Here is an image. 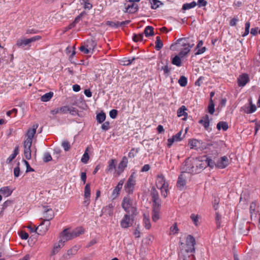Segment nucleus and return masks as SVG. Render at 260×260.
<instances>
[{"label": "nucleus", "instance_id": "obj_1", "mask_svg": "<svg viewBox=\"0 0 260 260\" xmlns=\"http://www.w3.org/2000/svg\"><path fill=\"white\" fill-rule=\"evenodd\" d=\"M194 41L189 38H180L176 41L175 44L172 45L171 48H177L180 50L179 56L181 57L185 56L190 51V49L194 46Z\"/></svg>", "mask_w": 260, "mask_h": 260}, {"label": "nucleus", "instance_id": "obj_2", "mask_svg": "<svg viewBox=\"0 0 260 260\" xmlns=\"http://www.w3.org/2000/svg\"><path fill=\"white\" fill-rule=\"evenodd\" d=\"M38 127L37 124H34L31 128L28 129L26 137V138L23 142L24 155L26 159H30L31 157L30 147L32 145V138L36 133Z\"/></svg>", "mask_w": 260, "mask_h": 260}, {"label": "nucleus", "instance_id": "obj_3", "mask_svg": "<svg viewBox=\"0 0 260 260\" xmlns=\"http://www.w3.org/2000/svg\"><path fill=\"white\" fill-rule=\"evenodd\" d=\"M196 240L191 235L187 236L185 239V243L184 247L181 249L180 254L183 256V260H188V253H192L195 251Z\"/></svg>", "mask_w": 260, "mask_h": 260}, {"label": "nucleus", "instance_id": "obj_4", "mask_svg": "<svg viewBox=\"0 0 260 260\" xmlns=\"http://www.w3.org/2000/svg\"><path fill=\"white\" fill-rule=\"evenodd\" d=\"M121 206L127 213L131 214L132 215L137 214L136 203L129 196L124 197Z\"/></svg>", "mask_w": 260, "mask_h": 260}, {"label": "nucleus", "instance_id": "obj_5", "mask_svg": "<svg viewBox=\"0 0 260 260\" xmlns=\"http://www.w3.org/2000/svg\"><path fill=\"white\" fill-rule=\"evenodd\" d=\"M155 183L157 188L160 191L161 196L166 198L169 192V183L164 176L162 174L158 175L156 179Z\"/></svg>", "mask_w": 260, "mask_h": 260}, {"label": "nucleus", "instance_id": "obj_6", "mask_svg": "<svg viewBox=\"0 0 260 260\" xmlns=\"http://www.w3.org/2000/svg\"><path fill=\"white\" fill-rule=\"evenodd\" d=\"M198 165H202L200 161L196 159H186L182 167V172L190 175L191 173H197L198 171L197 169H195L194 166L198 167Z\"/></svg>", "mask_w": 260, "mask_h": 260}, {"label": "nucleus", "instance_id": "obj_7", "mask_svg": "<svg viewBox=\"0 0 260 260\" xmlns=\"http://www.w3.org/2000/svg\"><path fill=\"white\" fill-rule=\"evenodd\" d=\"M134 216L131 214H125L120 221V226L122 228L127 229L133 225Z\"/></svg>", "mask_w": 260, "mask_h": 260}, {"label": "nucleus", "instance_id": "obj_8", "mask_svg": "<svg viewBox=\"0 0 260 260\" xmlns=\"http://www.w3.org/2000/svg\"><path fill=\"white\" fill-rule=\"evenodd\" d=\"M59 238L64 243L75 238L73 232L69 229H64L60 234Z\"/></svg>", "mask_w": 260, "mask_h": 260}, {"label": "nucleus", "instance_id": "obj_9", "mask_svg": "<svg viewBox=\"0 0 260 260\" xmlns=\"http://www.w3.org/2000/svg\"><path fill=\"white\" fill-rule=\"evenodd\" d=\"M190 175L184 172H182L178 177L177 186L180 189H183L185 186L187 179L190 177Z\"/></svg>", "mask_w": 260, "mask_h": 260}, {"label": "nucleus", "instance_id": "obj_10", "mask_svg": "<svg viewBox=\"0 0 260 260\" xmlns=\"http://www.w3.org/2000/svg\"><path fill=\"white\" fill-rule=\"evenodd\" d=\"M50 225L49 222L43 221L37 227H35V233L38 234L39 235H44L48 230V228Z\"/></svg>", "mask_w": 260, "mask_h": 260}, {"label": "nucleus", "instance_id": "obj_11", "mask_svg": "<svg viewBox=\"0 0 260 260\" xmlns=\"http://www.w3.org/2000/svg\"><path fill=\"white\" fill-rule=\"evenodd\" d=\"M135 178L134 174H132L125 185V189L128 193H132L133 192L136 183Z\"/></svg>", "mask_w": 260, "mask_h": 260}, {"label": "nucleus", "instance_id": "obj_12", "mask_svg": "<svg viewBox=\"0 0 260 260\" xmlns=\"http://www.w3.org/2000/svg\"><path fill=\"white\" fill-rule=\"evenodd\" d=\"M127 164L128 159L127 157L126 156H123L121 161L119 164L117 169L115 170V175L119 176L127 167Z\"/></svg>", "mask_w": 260, "mask_h": 260}, {"label": "nucleus", "instance_id": "obj_13", "mask_svg": "<svg viewBox=\"0 0 260 260\" xmlns=\"http://www.w3.org/2000/svg\"><path fill=\"white\" fill-rule=\"evenodd\" d=\"M150 194L153 201V205L161 204V201L159 198L158 191L154 187L151 188Z\"/></svg>", "mask_w": 260, "mask_h": 260}, {"label": "nucleus", "instance_id": "obj_14", "mask_svg": "<svg viewBox=\"0 0 260 260\" xmlns=\"http://www.w3.org/2000/svg\"><path fill=\"white\" fill-rule=\"evenodd\" d=\"M161 205H153L152 219L153 221H157L160 218Z\"/></svg>", "mask_w": 260, "mask_h": 260}, {"label": "nucleus", "instance_id": "obj_15", "mask_svg": "<svg viewBox=\"0 0 260 260\" xmlns=\"http://www.w3.org/2000/svg\"><path fill=\"white\" fill-rule=\"evenodd\" d=\"M229 164V160L227 156H222L216 163V166L219 169H223Z\"/></svg>", "mask_w": 260, "mask_h": 260}, {"label": "nucleus", "instance_id": "obj_16", "mask_svg": "<svg viewBox=\"0 0 260 260\" xmlns=\"http://www.w3.org/2000/svg\"><path fill=\"white\" fill-rule=\"evenodd\" d=\"M108 166L106 170L107 173H111L114 171V174H115V170L117 169L116 168V161L114 159H111L108 161Z\"/></svg>", "mask_w": 260, "mask_h": 260}, {"label": "nucleus", "instance_id": "obj_17", "mask_svg": "<svg viewBox=\"0 0 260 260\" xmlns=\"http://www.w3.org/2000/svg\"><path fill=\"white\" fill-rule=\"evenodd\" d=\"M69 110V106H64L51 110V113L53 115L57 114H66L68 113Z\"/></svg>", "mask_w": 260, "mask_h": 260}, {"label": "nucleus", "instance_id": "obj_18", "mask_svg": "<svg viewBox=\"0 0 260 260\" xmlns=\"http://www.w3.org/2000/svg\"><path fill=\"white\" fill-rule=\"evenodd\" d=\"M249 106L245 105L243 107V110L244 112L247 114L252 113L255 112L256 110V107L255 105L253 104L251 100H249Z\"/></svg>", "mask_w": 260, "mask_h": 260}, {"label": "nucleus", "instance_id": "obj_19", "mask_svg": "<svg viewBox=\"0 0 260 260\" xmlns=\"http://www.w3.org/2000/svg\"><path fill=\"white\" fill-rule=\"evenodd\" d=\"M53 217V210L49 209H45L43 213V217L45 219L44 221L46 222H49V220L51 219Z\"/></svg>", "mask_w": 260, "mask_h": 260}, {"label": "nucleus", "instance_id": "obj_20", "mask_svg": "<svg viewBox=\"0 0 260 260\" xmlns=\"http://www.w3.org/2000/svg\"><path fill=\"white\" fill-rule=\"evenodd\" d=\"M64 242H63L60 239L58 243L54 244L53 248L51 252L52 255L56 254L59 250L64 246Z\"/></svg>", "mask_w": 260, "mask_h": 260}, {"label": "nucleus", "instance_id": "obj_21", "mask_svg": "<svg viewBox=\"0 0 260 260\" xmlns=\"http://www.w3.org/2000/svg\"><path fill=\"white\" fill-rule=\"evenodd\" d=\"M114 206L115 205L113 203L109 204L108 205L103 208L102 211L103 213L107 214L109 216H112L113 209Z\"/></svg>", "mask_w": 260, "mask_h": 260}, {"label": "nucleus", "instance_id": "obj_22", "mask_svg": "<svg viewBox=\"0 0 260 260\" xmlns=\"http://www.w3.org/2000/svg\"><path fill=\"white\" fill-rule=\"evenodd\" d=\"M248 81V77L246 74H243L238 78V84L239 86H244Z\"/></svg>", "mask_w": 260, "mask_h": 260}, {"label": "nucleus", "instance_id": "obj_23", "mask_svg": "<svg viewBox=\"0 0 260 260\" xmlns=\"http://www.w3.org/2000/svg\"><path fill=\"white\" fill-rule=\"evenodd\" d=\"M13 192V190L9 186L2 187L0 189V193L5 197L10 196Z\"/></svg>", "mask_w": 260, "mask_h": 260}, {"label": "nucleus", "instance_id": "obj_24", "mask_svg": "<svg viewBox=\"0 0 260 260\" xmlns=\"http://www.w3.org/2000/svg\"><path fill=\"white\" fill-rule=\"evenodd\" d=\"M83 44L92 52L96 46V42L93 40H88L86 42H84Z\"/></svg>", "mask_w": 260, "mask_h": 260}, {"label": "nucleus", "instance_id": "obj_25", "mask_svg": "<svg viewBox=\"0 0 260 260\" xmlns=\"http://www.w3.org/2000/svg\"><path fill=\"white\" fill-rule=\"evenodd\" d=\"M16 45L18 47H24L26 46H30L27 42V39L21 38L17 40Z\"/></svg>", "mask_w": 260, "mask_h": 260}, {"label": "nucleus", "instance_id": "obj_26", "mask_svg": "<svg viewBox=\"0 0 260 260\" xmlns=\"http://www.w3.org/2000/svg\"><path fill=\"white\" fill-rule=\"evenodd\" d=\"M199 123L202 124V125L206 129L209 126V118L208 115H206L203 119H201L199 121Z\"/></svg>", "mask_w": 260, "mask_h": 260}, {"label": "nucleus", "instance_id": "obj_27", "mask_svg": "<svg viewBox=\"0 0 260 260\" xmlns=\"http://www.w3.org/2000/svg\"><path fill=\"white\" fill-rule=\"evenodd\" d=\"M143 223L146 229H150L151 228V223L149 219V216L148 214L144 213L143 214Z\"/></svg>", "mask_w": 260, "mask_h": 260}, {"label": "nucleus", "instance_id": "obj_28", "mask_svg": "<svg viewBox=\"0 0 260 260\" xmlns=\"http://www.w3.org/2000/svg\"><path fill=\"white\" fill-rule=\"evenodd\" d=\"M146 37L153 36V27L150 26H147L145 27L144 32Z\"/></svg>", "mask_w": 260, "mask_h": 260}, {"label": "nucleus", "instance_id": "obj_29", "mask_svg": "<svg viewBox=\"0 0 260 260\" xmlns=\"http://www.w3.org/2000/svg\"><path fill=\"white\" fill-rule=\"evenodd\" d=\"M19 153L18 147H16L15 148L13 153L10 155V156L7 159V162L10 163L11 161L14 159L17 155Z\"/></svg>", "mask_w": 260, "mask_h": 260}, {"label": "nucleus", "instance_id": "obj_30", "mask_svg": "<svg viewBox=\"0 0 260 260\" xmlns=\"http://www.w3.org/2000/svg\"><path fill=\"white\" fill-rule=\"evenodd\" d=\"M186 110L187 109L185 106H182L177 111V116L179 117L187 116V114L185 112Z\"/></svg>", "mask_w": 260, "mask_h": 260}, {"label": "nucleus", "instance_id": "obj_31", "mask_svg": "<svg viewBox=\"0 0 260 260\" xmlns=\"http://www.w3.org/2000/svg\"><path fill=\"white\" fill-rule=\"evenodd\" d=\"M217 128L218 130L222 129L224 131H225L228 128V124L227 122L224 121H220L217 124Z\"/></svg>", "mask_w": 260, "mask_h": 260}, {"label": "nucleus", "instance_id": "obj_32", "mask_svg": "<svg viewBox=\"0 0 260 260\" xmlns=\"http://www.w3.org/2000/svg\"><path fill=\"white\" fill-rule=\"evenodd\" d=\"M53 95V93L52 92L46 93L41 96V100L43 102H48L52 98Z\"/></svg>", "mask_w": 260, "mask_h": 260}, {"label": "nucleus", "instance_id": "obj_33", "mask_svg": "<svg viewBox=\"0 0 260 260\" xmlns=\"http://www.w3.org/2000/svg\"><path fill=\"white\" fill-rule=\"evenodd\" d=\"M197 5V3L194 1L190 3H185L182 6V10H186L194 8Z\"/></svg>", "mask_w": 260, "mask_h": 260}, {"label": "nucleus", "instance_id": "obj_34", "mask_svg": "<svg viewBox=\"0 0 260 260\" xmlns=\"http://www.w3.org/2000/svg\"><path fill=\"white\" fill-rule=\"evenodd\" d=\"M189 144L190 145L191 148L197 149L199 147L200 141L196 139H193L190 140Z\"/></svg>", "mask_w": 260, "mask_h": 260}, {"label": "nucleus", "instance_id": "obj_35", "mask_svg": "<svg viewBox=\"0 0 260 260\" xmlns=\"http://www.w3.org/2000/svg\"><path fill=\"white\" fill-rule=\"evenodd\" d=\"M163 46V43L160 37L157 36L156 38L155 48L156 50H159Z\"/></svg>", "mask_w": 260, "mask_h": 260}, {"label": "nucleus", "instance_id": "obj_36", "mask_svg": "<svg viewBox=\"0 0 260 260\" xmlns=\"http://www.w3.org/2000/svg\"><path fill=\"white\" fill-rule=\"evenodd\" d=\"M75 238L79 236L84 233V230L82 227H78L73 230H72Z\"/></svg>", "mask_w": 260, "mask_h": 260}, {"label": "nucleus", "instance_id": "obj_37", "mask_svg": "<svg viewBox=\"0 0 260 260\" xmlns=\"http://www.w3.org/2000/svg\"><path fill=\"white\" fill-rule=\"evenodd\" d=\"M150 3L152 9H156L159 7L160 5L162 4L161 2L158 0H150Z\"/></svg>", "mask_w": 260, "mask_h": 260}, {"label": "nucleus", "instance_id": "obj_38", "mask_svg": "<svg viewBox=\"0 0 260 260\" xmlns=\"http://www.w3.org/2000/svg\"><path fill=\"white\" fill-rule=\"evenodd\" d=\"M88 151V147H87V148L86 149V150L84 152V153L83 154V155L81 158V161L85 164L87 163V162L89 160V158Z\"/></svg>", "mask_w": 260, "mask_h": 260}, {"label": "nucleus", "instance_id": "obj_39", "mask_svg": "<svg viewBox=\"0 0 260 260\" xmlns=\"http://www.w3.org/2000/svg\"><path fill=\"white\" fill-rule=\"evenodd\" d=\"M170 235H176L179 232V229L177 226V224L176 223H174L172 226H171L170 229Z\"/></svg>", "mask_w": 260, "mask_h": 260}, {"label": "nucleus", "instance_id": "obj_40", "mask_svg": "<svg viewBox=\"0 0 260 260\" xmlns=\"http://www.w3.org/2000/svg\"><path fill=\"white\" fill-rule=\"evenodd\" d=\"M84 196L85 198H86V199H88L90 198V184L89 183H87L85 187Z\"/></svg>", "mask_w": 260, "mask_h": 260}, {"label": "nucleus", "instance_id": "obj_41", "mask_svg": "<svg viewBox=\"0 0 260 260\" xmlns=\"http://www.w3.org/2000/svg\"><path fill=\"white\" fill-rule=\"evenodd\" d=\"M172 63L177 67H180L181 65V60L180 57L176 55L173 59Z\"/></svg>", "mask_w": 260, "mask_h": 260}, {"label": "nucleus", "instance_id": "obj_42", "mask_svg": "<svg viewBox=\"0 0 260 260\" xmlns=\"http://www.w3.org/2000/svg\"><path fill=\"white\" fill-rule=\"evenodd\" d=\"M106 119V114L103 113H100L96 115V120L99 123H102Z\"/></svg>", "mask_w": 260, "mask_h": 260}, {"label": "nucleus", "instance_id": "obj_43", "mask_svg": "<svg viewBox=\"0 0 260 260\" xmlns=\"http://www.w3.org/2000/svg\"><path fill=\"white\" fill-rule=\"evenodd\" d=\"M107 24L111 27H117L119 26L122 25L123 24L125 23V22H113V21H107Z\"/></svg>", "mask_w": 260, "mask_h": 260}, {"label": "nucleus", "instance_id": "obj_44", "mask_svg": "<svg viewBox=\"0 0 260 260\" xmlns=\"http://www.w3.org/2000/svg\"><path fill=\"white\" fill-rule=\"evenodd\" d=\"M143 39V35L142 34H134L133 36V40L134 42L142 41Z\"/></svg>", "mask_w": 260, "mask_h": 260}, {"label": "nucleus", "instance_id": "obj_45", "mask_svg": "<svg viewBox=\"0 0 260 260\" xmlns=\"http://www.w3.org/2000/svg\"><path fill=\"white\" fill-rule=\"evenodd\" d=\"M208 112L211 114H213L215 111L214 110V104L213 103V101L212 99H210V102H209V105L208 106Z\"/></svg>", "mask_w": 260, "mask_h": 260}, {"label": "nucleus", "instance_id": "obj_46", "mask_svg": "<svg viewBox=\"0 0 260 260\" xmlns=\"http://www.w3.org/2000/svg\"><path fill=\"white\" fill-rule=\"evenodd\" d=\"M80 2L81 4L84 3V7L85 9L90 10L92 8V5L89 2V0H81Z\"/></svg>", "mask_w": 260, "mask_h": 260}, {"label": "nucleus", "instance_id": "obj_47", "mask_svg": "<svg viewBox=\"0 0 260 260\" xmlns=\"http://www.w3.org/2000/svg\"><path fill=\"white\" fill-rule=\"evenodd\" d=\"M178 83L182 87H185L187 83V78L184 76H181L178 80Z\"/></svg>", "mask_w": 260, "mask_h": 260}, {"label": "nucleus", "instance_id": "obj_48", "mask_svg": "<svg viewBox=\"0 0 260 260\" xmlns=\"http://www.w3.org/2000/svg\"><path fill=\"white\" fill-rule=\"evenodd\" d=\"M80 50L81 52H83L84 53L87 54L92 53V52L90 50H89L88 48H87L86 46L84 44L80 47Z\"/></svg>", "mask_w": 260, "mask_h": 260}, {"label": "nucleus", "instance_id": "obj_49", "mask_svg": "<svg viewBox=\"0 0 260 260\" xmlns=\"http://www.w3.org/2000/svg\"><path fill=\"white\" fill-rule=\"evenodd\" d=\"M41 39V37L40 36H35L30 38L27 39V42H28L29 45L31 43L35 42L36 41H39Z\"/></svg>", "mask_w": 260, "mask_h": 260}, {"label": "nucleus", "instance_id": "obj_50", "mask_svg": "<svg viewBox=\"0 0 260 260\" xmlns=\"http://www.w3.org/2000/svg\"><path fill=\"white\" fill-rule=\"evenodd\" d=\"M79 247L77 246H75L72 248L71 249L68 250L67 251V253L68 255H74L76 253Z\"/></svg>", "mask_w": 260, "mask_h": 260}, {"label": "nucleus", "instance_id": "obj_51", "mask_svg": "<svg viewBox=\"0 0 260 260\" xmlns=\"http://www.w3.org/2000/svg\"><path fill=\"white\" fill-rule=\"evenodd\" d=\"M61 146L63 148L64 150L66 151H68L71 148L70 144L67 141H62L61 143Z\"/></svg>", "mask_w": 260, "mask_h": 260}, {"label": "nucleus", "instance_id": "obj_52", "mask_svg": "<svg viewBox=\"0 0 260 260\" xmlns=\"http://www.w3.org/2000/svg\"><path fill=\"white\" fill-rule=\"evenodd\" d=\"M250 26V23L249 22H246L245 23V32L242 35V36L243 37H246L247 36L249 32V28Z\"/></svg>", "mask_w": 260, "mask_h": 260}, {"label": "nucleus", "instance_id": "obj_53", "mask_svg": "<svg viewBox=\"0 0 260 260\" xmlns=\"http://www.w3.org/2000/svg\"><path fill=\"white\" fill-rule=\"evenodd\" d=\"M120 190L119 189L116 187L113 189L111 195V197L113 199H115L118 197V194H119Z\"/></svg>", "mask_w": 260, "mask_h": 260}, {"label": "nucleus", "instance_id": "obj_54", "mask_svg": "<svg viewBox=\"0 0 260 260\" xmlns=\"http://www.w3.org/2000/svg\"><path fill=\"white\" fill-rule=\"evenodd\" d=\"M190 218L192 221L196 225H198V220H199V216L198 215H196L194 214H192L190 216Z\"/></svg>", "mask_w": 260, "mask_h": 260}, {"label": "nucleus", "instance_id": "obj_55", "mask_svg": "<svg viewBox=\"0 0 260 260\" xmlns=\"http://www.w3.org/2000/svg\"><path fill=\"white\" fill-rule=\"evenodd\" d=\"M181 135H182V131L178 132L177 134L173 136L172 137L174 139V140L176 142H179V141H180L182 139V138L181 137Z\"/></svg>", "mask_w": 260, "mask_h": 260}, {"label": "nucleus", "instance_id": "obj_56", "mask_svg": "<svg viewBox=\"0 0 260 260\" xmlns=\"http://www.w3.org/2000/svg\"><path fill=\"white\" fill-rule=\"evenodd\" d=\"M138 152V150L137 149H132L128 153V157L131 158H133L135 156L136 154Z\"/></svg>", "mask_w": 260, "mask_h": 260}, {"label": "nucleus", "instance_id": "obj_57", "mask_svg": "<svg viewBox=\"0 0 260 260\" xmlns=\"http://www.w3.org/2000/svg\"><path fill=\"white\" fill-rule=\"evenodd\" d=\"M205 164H207V165L211 168H213L214 166H216V163L211 159L207 158Z\"/></svg>", "mask_w": 260, "mask_h": 260}, {"label": "nucleus", "instance_id": "obj_58", "mask_svg": "<svg viewBox=\"0 0 260 260\" xmlns=\"http://www.w3.org/2000/svg\"><path fill=\"white\" fill-rule=\"evenodd\" d=\"M109 115L111 118L115 119L117 115V111L115 109H112L110 111Z\"/></svg>", "mask_w": 260, "mask_h": 260}, {"label": "nucleus", "instance_id": "obj_59", "mask_svg": "<svg viewBox=\"0 0 260 260\" xmlns=\"http://www.w3.org/2000/svg\"><path fill=\"white\" fill-rule=\"evenodd\" d=\"M44 161L48 162L52 159V157L49 153H45L44 155Z\"/></svg>", "mask_w": 260, "mask_h": 260}, {"label": "nucleus", "instance_id": "obj_60", "mask_svg": "<svg viewBox=\"0 0 260 260\" xmlns=\"http://www.w3.org/2000/svg\"><path fill=\"white\" fill-rule=\"evenodd\" d=\"M239 19L238 17H235L232 19L230 21V24L232 26H234L236 25L237 23L238 22Z\"/></svg>", "mask_w": 260, "mask_h": 260}, {"label": "nucleus", "instance_id": "obj_61", "mask_svg": "<svg viewBox=\"0 0 260 260\" xmlns=\"http://www.w3.org/2000/svg\"><path fill=\"white\" fill-rule=\"evenodd\" d=\"M23 161L26 167V172L34 171V170L30 167V165H29V163L28 162V161H27L25 160H23Z\"/></svg>", "mask_w": 260, "mask_h": 260}, {"label": "nucleus", "instance_id": "obj_62", "mask_svg": "<svg viewBox=\"0 0 260 260\" xmlns=\"http://www.w3.org/2000/svg\"><path fill=\"white\" fill-rule=\"evenodd\" d=\"M207 4V2L205 0H198V5L199 7L206 6Z\"/></svg>", "mask_w": 260, "mask_h": 260}, {"label": "nucleus", "instance_id": "obj_63", "mask_svg": "<svg viewBox=\"0 0 260 260\" xmlns=\"http://www.w3.org/2000/svg\"><path fill=\"white\" fill-rule=\"evenodd\" d=\"M109 128V122L106 121L102 125V129L104 131H107Z\"/></svg>", "mask_w": 260, "mask_h": 260}, {"label": "nucleus", "instance_id": "obj_64", "mask_svg": "<svg viewBox=\"0 0 260 260\" xmlns=\"http://www.w3.org/2000/svg\"><path fill=\"white\" fill-rule=\"evenodd\" d=\"M20 236L21 239L26 240L28 238V234L25 232L22 231L20 234Z\"/></svg>", "mask_w": 260, "mask_h": 260}]
</instances>
